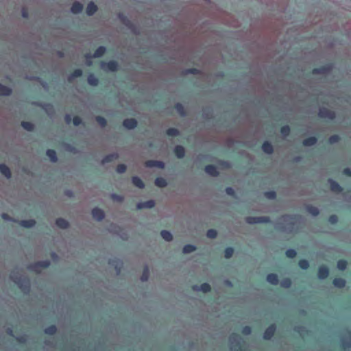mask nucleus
<instances>
[{"instance_id":"30","label":"nucleus","mask_w":351,"mask_h":351,"mask_svg":"<svg viewBox=\"0 0 351 351\" xmlns=\"http://www.w3.org/2000/svg\"><path fill=\"white\" fill-rule=\"evenodd\" d=\"M333 285L336 287L342 288L346 285V281L342 278H335L333 280Z\"/></svg>"},{"instance_id":"18","label":"nucleus","mask_w":351,"mask_h":351,"mask_svg":"<svg viewBox=\"0 0 351 351\" xmlns=\"http://www.w3.org/2000/svg\"><path fill=\"white\" fill-rule=\"evenodd\" d=\"M36 222L34 219L29 220H21L19 221V224L25 228H32L35 225Z\"/></svg>"},{"instance_id":"46","label":"nucleus","mask_w":351,"mask_h":351,"mask_svg":"<svg viewBox=\"0 0 351 351\" xmlns=\"http://www.w3.org/2000/svg\"><path fill=\"white\" fill-rule=\"evenodd\" d=\"M308 262L306 260H301L299 262V266L302 269H306L308 267Z\"/></svg>"},{"instance_id":"23","label":"nucleus","mask_w":351,"mask_h":351,"mask_svg":"<svg viewBox=\"0 0 351 351\" xmlns=\"http://www.w3.org/2000/svg\"><path fill=\"white\" fill-rule=\"evenodd\" d=\"M118 154L117 153H114V154H109V155H107L106 156L101 162L103 164H105V163H107V162H109L112 160H113L114 159H117L118 158Z\"/></svg>"},{"instance_id":"45","label":"nucleus","mask_w":351,"mask_h":351,"mask_svg":"<svg viewBox=\"0 0 351 351\" xmlns=\"http://www.w3.org/2000/svg\"><path fill=\"white\" fill-rule=\"evenodd\" d=\"M280 132L283 136H287L289 135V134L290 132V128L288 125H285V126L282 127Z\"/></svg>"},{"instance_id":"8","label":"nucleus","mask_w":351,"mask_h":351,"mask_svg":"<svg viewBox=\"0 0 351 351\" xmlns=\"http://www.w3.org/2000/svg\"><path fill=\"white\" fill-rule=\"evenodd\" d=\"M275 330H276V326L274 325H271L265 331V332L263 334V338L265 339H270L273 337V335L275 332Z\"/></svg>"},{"instance_id":"55","label":"nucleus","mask_w":351,"mask_h":351,"mask_svg":"<svg viewBox=\"0 0 351 351\" xmlns=\"http://www.w3.org/2000/svg\"><path fill=\"white\" fill-rule=\"evenodd\" d=\"M293 218L291 216L285 215V216H282L280 220L282 222H287L288 221L293 220Z\"/></svg>"},{"instance_id":"56","label":"nucleus","mask_w":351,"mask_h":351,"mask_svg":"<svg viewBox=\"0 0 351 351\" xmlns=\"http://www.w3.org/2000/svg\"><path fill=\"white\" fill-rule=\"evenodd\" d=\"M82 122V120L78 117H75L73 119V123L74 125L77 126L79 125Z\"/></svg>"},{"instance_id":"15","label":"nucleus","mask_w":351,"mask_h":351,"mask_svg":"<svg viewBox=\"0 0 351 351\" xmlns=\"http://www.w3.org/2000/svg\"><path fill=\"white\" fill-rule=\"evenodd\" d=\"M82 9L83 5L82 3L79 2H75L71 8V11L73 14H78L82 12Z\"/></svg>"},{"instance_id":"26","label":"nucleus","mask_w":351,"mask_h":351,"mask_svg":"<svg viewBox=\"0 0 351 351\" xmlns=\"http://www.w3.org/2000/svg\"><path fill=\"white\" fill-rule=\"evenodd\" d=\"M105 51H106V47H103V46H101V47L97 48V49L93 53V56L94 58H99V57H101V56H102L104 55Z\"/></svg>"},{"instance_id":"58","label":"nucleus","mask_w":351,"mask_h":351,"mask_svg":"<svg viewBox=\"0 0 351 351\" xmlns=\"http://www.w3.org/2000/svg\"><path fill=\"white\" fill-rule=\"evenodd\" d=\"M329 221L331 223H335L337 222V217L336 215H332L329 217Z\"/></svg>"},{"instance_id":"63","label":"nucleus","mask_w":351,"mask_h":351,"mask_svg":"<svg viewBox=\"0 0 351 351\" xmlns=\"http://www.w3.org/2000/svg\"><path fill=\"white\" fill-rule=\"evenodd\" d=\"M3 219L7 221H12V219L7 215V214H3L2 215Z\"/></svg>"},{"instance_id":"1","label":"nucleus","mask_w":351,"mask_h":351,"mask_svg":"<svg viewBox=\"0 0 351 351\" xmlns=\"http://www.w3.org/2000/svg\"><path fill=\"white\" fill-rule=\"evenodd\" d=\"M12 280L19 285L24 291H28L29 288V281L22 276H15L14 274L11 275Z\"/></svg>"},{"instance_id":"60","label":"nucleus","mask_w":351,"mask_h":351,"mask_svg":"<svg viewBox=\"0 0 351 351\" xmlns=\"http://www.w3.org/2000/svg\"><path fill=\"white\" fill-rule=\"evenodd\" d=\"M198 70L197 69H190L186 71V73L195 74L197 73Z\"/></svg>"},{"instance_id":"33","label":"nucleus","mask_w":351,"mask_h":351,"mask_svg":"<svg viewBox=\"0 0 351 351\" xmlns=\"http://www.w3.org/2000/svg\"><path fill=\"white\" fill-rule=\"evenodd\" d=\"M88 82L92 86H96L98 84V80L94 75L90 74L88 77Z\"/></svg>"},{"instance_id":"53","label":"nucleus","mask_w":351,"mask_h":351,"mask_svg":"<svg viewBox=\"0 0 351 351\" xmlns=\"http://www.w3.org/2000/svg\"><path fill=\"white\" fill-rule=\"evenodd\" d=\"M265 195L270 199H274L276 197V193L274 191H268L265 193Z\"/></svg>"},{"instance_id":"20","label":"nucleus","mask_w":351,"mask_h":351,"mask_svg":"<svg viewBox=\"0 0 351 351\" xmlns=\"http://www.w3.org/2000/svg\"><path fill=\"white\" fill-rule=\"evenodd\" d=\"M11 93L12 90L9 87L0 84V95L8 96L10 95Z\"/></svg>"},{"instance_id":"49","label":"nucleus","mask_w":351,"mask_h":351,"mask_svg":"<svg viewBox=\"0 0 351 351\" xmlns=\"http://www.w3.org/2000/svg\"><path fill=\"white\" fill-rule=\"evenodd\" d=\"M286 255L289 258H294L296 255V252L293 249H289L286 251Z\"/></svg>"},{"instance_id":"17","label":"nucleus","mask_w":351,"mask_h":351,"mask_svg":"<svg viewBox=\"0 0 351 351\" xmlns=\"http://www.w3.org/2000/svg\"><path fill=\"white\" fill-rule=\"evenodd\" d=\"M0 171L7 178H10L11 176L10 169L4 164L0 165Z\"/></svg>"},{"instance_id":"28","label":"nucleus","mask_w":351,"mask_h":351,"mask_svg":"<svg viewBox=\"0 0 351 351\" xmlns=\"http://www.w3.org/2000/svg\"><path fill=\"white\" fill-rule=\"evenodd\" d=\"M317 142V138L315 137H309L305 140H304L303 141V144L305 146H311V145H313L316 143Z\"/></svg>"},{"instance_id":"41","label":"nucleus","mask_w":351,"mask_h":351,"mask_svg":"<svg viewBox=\"0 0 351 351\" xmlns=\"http://www.w3.org/2000/svg\"><path fill=\"white\" fill-rule=\"evenodd\" d=\"M347 262L344 260H340L337 263V267L340 270H344L346 268Z\"/></svg>"},{"instance_id":"44","label":"nucleus","mask_w":351,"mask_h":351,"mask_svg":"<svg viewBox=\"0 0 351 351\" xmlns=\"http://www.w3.org/2000/svg\"><path fill=\"white\" fill-rule=\"evenodd\" d=\"M49 265H50V261L48 260H46V261H43L38 262L36 264V266H38V267H40L43 268H47L49 266Z\"/></svg>"},{"instance_id":"22","label":"nucleus","mask_w":351,"mask_h":351,"mask_svg":"<svg viewBox=\"0 0 351 351\" xmlns=\"http://www.w3.org/2000/svg\"><path fill=\"white\" fill-rule=\"evenodd\" d=\"M262 149L265 153L268 154L273 152V147L269 142H265L262 145Z\"/></svg>"},{"instance_id":"64","label":"nucleus","mask_w":351,"mask_h":351,"mask_svg":"<svg viewBox=\"0 0 351 351\" xmlns=\"http://www.w3.org/2000/svg\"><path fill=\"white\" fill-rule=\"evenodd\" d=\"M344 173L348 176H351V169L349 168H346L344 169Z\"/></svg>"},{"instance_id":"47","label":"nucleus","mask_w":351,"mask_h":351,"mask_svg":"<svg viewBox=\"0 0 351 351\" xmlns=\"http://www.w3.org/2000/svg\"><path fill=\"white\" fill-rule=\"evenodd\" d=\"M217 231L213 229L208 230L207 232V237L210 239H214L217 237Z\"/></svg>"},{"instance_id":"3","label":"nucleus","mask_w":351,"mask_h":351,"mask_svg":"<svg viewBox=\"0 0 351 351\" xmlns=\"http://www.w3.org/2000/svg\"><path fill=\"white\" fill-rule=\"evenodd\" d=\"M319 116L322 118L333 119L335 117V113L326 108H321L319 110Z\"/></svg>"},{"instance_id":"2","label":"nucleus","mask_w":351,"mask_h":351,"mask_svg":"<svg viewBox=\"0 0 351 351\" xmlns=\"http://www.w3.org/2000/svg\"><path fill=\"white\" fill-rule=\"evenodd\" d=\"M269 221V218L268 217H248L246 218V222L250 224L267 223Z\"/></svg>"},{"instance_id":"14","label":"nucleus","mask_w":351,"mask_h":351,"mask_svg":"<svg viewBox=\"0 0 351 351\" xmlns=\"http://www.w3.org/2000/svg\"><path fill=\"white\" fill-rule=\"evenodd\" d=\"M97 10V5L93 2H90L87 6L86 13L88 16H92L96 12Z\"/></svg>"},{"instance_id":"27","label":"nucleus","mask_w":351,"mask_h":351,"mask_svg":"<svg viewBox=\"0 0 351 351\" xmlns=\"http://www.w3.org/2000/svg\"><path fill=\"white\" fill-rule=\"evenodd\" d=\"M241 340V338L237 335L233 334L230 337V342L232 345L234 343L237 344V346L240 345Z\"/></svg>"},{"instance_id":"10","label":"nucleus","mask_w":351,"mask_h":351,"mask_svg":"<svg viewBox=\"0 0 351 351\" xmlns=\"http://www.w3.org/2000/svg\"><path fill=\"white\" fill-rule=\"evenodd\" d=\"M205 171L211 176H217L218 175V171L216 167L213 165H207L205 167Z\"/></svg>"},{"instance_id":"12","label":"nucleus","mask_w":351,"mask_h":351,"mask_svg":"<svg viewBox=\"0 0 351 351\" xmlns=\"http://www.w3.org/2000/svg\"><path fill=\"white\" fill-rule=\"evenodd\" d=\"M174 153L178 158H182L185 155V150L181 145H177L174 148Z\"/></svg>"},{"instance_id":"25","label":"nucleus","mask_w":351,"mask_h":351,"mask_svg":"<svg viewBox=\"0 0 351 351\" xmlns=\"http://www.w3.org/2000/svg\"><path fill=\"white\" fill-rule=\"evenodd\" d=\"M47 155L51 162H56L58 160L56 152L53 149H47Z\"/></svg>"},{"instance_id":"38","label":"nucleus","mask_w":351,"mask_h":351,"mask_svg":"<svg viewBox=\"0 0 351 351\" xmlns=\"http://www.w3.org/2000/svg\"><path fill=\"white\" fill-rule=\"evenodd\" d=\"M176 109L177 110V112L181 115V116H184L185 115V112H184V107L181 104H177L176 105Z\"/></svg>"},{"instance_id":"16","label":"nucleus","mask_w":351,"mask_h":351,"mask_svg":"<svg viewBox=\"0 0 351 351\" xmlns=\"http://www.w3.org/2000/svg\"><path fill=\"white\" fill-rule=\"evenodd\" d=\"M330 184V188H331V190L332 191H335V192H341L342 191V188L341 187V186L335 181L330 179L328 180Z\"/></svg>"},{"instance_id":"36","label":"nucleus","mask_w":351,"mask_h":351,"mask_svg":"<svg viewBox=\"0 0 351 351\" xmlns=\"http://www.w3.org/2000/svg\"><path fill=\"white\" fill-rule=\"evenodd\" d=\"M329 70H330L329 67H322V68H319V69H314L313 70V73H315V74L325 73Z\"/></svg>"},{"instance_id":"21","label":"nucleus","mask_w":351,"mask_h":351,"mask_svg":"<svg viewBox=\"0 0 351 351\" xmlns=\"http://www.w3.org/2000/svg\"><path fill=\"white\" fill-rule=\"evenodd\" d=\"M132 183L134 184V185H135L136 187H138L139 189L144 188L145 185H144L143 181L138 176L132 177Z\"/></svg>"},{"instance_id":"24","label":"nucleus","mask_w":351,"mask_h":351,"mask_svg":"<svg viewBox=\"0 0 351 351\" xmlns=\"http://www.w3.org/2000/svg\"><path fill=\"white\" fill-rule=\"evenodd\" d=\"M56 224L57 226L62 229L66 228L69 226L67 221L62 218L58 219L56 221Z\"/></svg>"},{"instance_id":"32","label":"nucleus","mask_w":351,"mask_h":351,"mask_svg":"<svg viewBox=\"0 0 351 351\" xmlns=\"http://www.w3.org/2000/svg\"><path fill=\"white\" fill-rule=\"evenodd\" d=\"M195 250V246L193 245L188 244L184 246L183 252L184 254H189Z\"/></svg>"},{"instance_id":"11","label":"nucleus","mask_w":351,"mask_h":351,"mask_svg":"<svg viewBox=\"0 0 351 351\" xmlns=\"http://www.w3.org/2000/svg\"><path fill=\"white\" fill-rule=\"evenodd\" d=\"M193 289L195 291H200L204 293L208 292L210 290V287L208 283H203L200 286L195 285Z\"/></svg>"},{"instance_id":"34","label":"nucleus","mask_w":351,"mask_h":351,"mask_svg":"<svg viewBox=\"0 0 351 351\" xmlns=\"http://www.w3.org/2000/svg\"><path fill=\"white\" fill-rule=\"evenodd\" d=\"M82 75V71L81 69H76L74 71V72L71 74L69 77V80H71L75 77H80Z\"/></svg>"},{"instance_id":"48","label":"nucleus","mask_w":351,"mask_h":351,"mask_svg":"<svg viewBox=\"0 0 351 351\" xmlns=\"http://www.w3.org/2000/svg\"><path fill=\"white\" fill-rule=\"evenodd\" d=\"M96 121H97V123L101 126V127H104L106 124V119L102 117H100V116H98L96 117Z\"/></svg>"},{"instance_id":"50","label":"nucleus","mask_w":351,"mask_h":351,"mask_svg":"<svg viewBox=\"0 0 351 351\" xmlns=\"http://www.w3.org/2000/svg\"><path fill=\"white\" fill-rule=\"evenodd\" d=\"M233 248L232 247H227L225 250V257L226 258H230L232 256V254H233Z\"/></svg>"},{"instance_id":"13","label":"nucleus","mask_w":351,"mask_h":351,"mask_svg":"<svg viewBox=\"0 0 351 351\" xmlns=\"http://www.w3.org/2000/svg\"><path fill=\"white\" fill-rule=\"evenodd\" d=\"M328 276V269L326 267L322 266L319 268L318 277L319 279H325Z\"/></svg>"},{"instance_id":"54","label":"nucleus","mask_w":351,"mask_h":351,"mask_svg":"<svg viewBox=\"0 0 351 351\" xmlns=\"http://www.w3.org/2000/svg\"><path fill=\"white\" fill-rule=\"evenodd\" d=\"M242 333L245 335H248L251 333V328L250 326H245L242 329Z\"/></svg>"},{"instance_id":"31","label":"nucleus","mask_w":351,"mask_h":351,"mask_svg":"<svg viewBox=\"0 0 351 351\" xmlns=\"http://www.w3.org/2000/svg\"><path fill=\"white\" fill-rule=\"evenodd\" d=\"M161 237L163 239H165L167 241H170L172 240V234L169 231L167 230H162L161 232Z\"/></svg>"},{"instance_id":"37","label":"nucleus","mask_w":351,"mask_h":351,"mask_svg":"<svg viewBox=\"0 0 351 351\" xmlns=\"http://www.w3.org/2000/svg\"><path fill=\"white\" fill-rule=\"evenodd\" d=\"M308 211L313 216H317L319 214V210L315 206H308Z\"/></svg>"},{"instance_id":"9","label":"nucleus","mask_w":351,"mask_h":351,"mask_svg":"<svg viewBox=\"0 0 351 351\" xmlns=\"http://www.w3.org/2000/svg\"><path fill=\"white\" fill-rule=\"evenodd\" d=\"M147 167H158L160 169L164 168L165 164L161 161L158 160H148L145 162Z\"/></svg>"},{"instance_id":"59","label":"nucleus","mask_w":351,"mask_h":351,"mask_svg":"<svg viewBox=\"0 0 351 351\" xmlns=\"http://www.w3.org/2000/svg\"><path fill=\"white\" fill-rule=\"evenodd\" d=\"M112 197L117 201H122L123 197L120 195L116 194H112Z\"/></svg>"},{"instance_id":"61","label":"nucleus","mask_w":351,"mask_h":351,"mask_svg":"<svg viewBox=\"0 0 351 351\" xmlns=\"http://www.w3.org/2000/svg\"><path fill=\"white\" fill-rule=\"evenodd\" d=\"M276 229H279V230H285V231L288 230L289 229V228L284 227V226H280L279 224H276Z\"/></svg>"},{"instance_id":"43","label":"nucleus","mask_w":351,"mask_h":351,"mask_svg":"<svg viewBox=\"0 0 351 351\" xmlns=\"http://www.w3.org/2000/svg\"><path fill=\"white\" fill-rule=\"evenodd\" d=\"M178 134H179L178 130L175 128H169L167 130V134L169 136H177V135H178Z\"/></svg>"},{"instance_id":"57","label":"nucleus","mask_w":351,"mask_h":351,"mask_svg":"<svg viewBox=\"0 0 351 351\" xmlns=\"http://www.w3.org/2000/svg\"><path fill=\"white\" fill-rule=\"evenodd\" d=\"M226 192L229 195H234V191L232 187H227L226 189Z\"/></svg>"},{"instance_id":"4","label":"nucleus","mask_w":351,"mask_h":351,"mask_svg":"<svg viewBox=\"0 0 351 351\" xmlns=\"http://www.w3.org/2000/svg\"><path fill=\"white\" fill-rule=\"evenodd\" d=\"M101 68L108 71H115L117 69L118 64L115 61H110L108 62H102Z\"/></svg>"},{"instance_id":"35","label":"nucleus","mask_w":351,"mask_h":351,"mask_svg":"<svg viewBox=\"0 0 351 351\" xmlns=\"http://www.w3.org/2000/svg\"><path fill=\"white\" fill-rule=\"evenodd\" d=\"M21 125L27 131H32L34 129V125L30 122L23 121Z\"/></svg>"},{"instance_id":"7","label":"nucleus","mask_w":351,"mask_h":351,"mask_svg":"<svg viewBox=\"0 0 351 351\" xmlns=\"http://www.w3.org/2000/svg\"><path fill=\"white\" fill-rule=\"evenodd\" d=\"M123 126L129 130L134 129L137 125V121L134 119H127L123 123Z\"/></svg>"},{"instance_id":"39","label":"nucleus","mask_w":351,"mask_h":351,"mask_svg":"<svg viewBox=\"0 0 351 351\" xmlns=\"http://www.w3.org/2000/svg\"><path fill=\"white\" fill-rule=\"evenodd\" d=\"M56 332V327L55 326H50L45 329V332L48 335H53Z\"/></svg>"},{"instance_id":"19","label":"nucleus","mask_w":351,"mask_h":351,"mask_svg":"<svg viewBox=\"0 0 351 351\" xmlns=\"http://www.w3.org/2000/svg\"><path fill=\"white\" fill-rule=\"evenodd\" d=\"M267 280L271 285H276L278 283V276L275 274H269L267 276Z\"/></svg>"},{"instance_id":"40","label":"nucleus","mask_w":351,"mask_h":351,"mask_svg":"<svg viewBox=\"0 0 351 351\" xmlns=\"http://www.w3.org/2000/svg\"><path fill=\"white\" fill-rule=\"evenodd\" d=\"M149 278V269H148V267H145L144 270H143V275L141 278V280L142 281H147Z\"/></svg>"},{"instance_id":"5","label":"nucleus","mask_w":351,"mask_h":351,"mask_svg":"<svg viewBox=\"0 0 351 351\" xmlns=\"http://www.w3.org/2000/svg\"><path fill=\"white\" fill-rule=\"evenodd\" d=\"M93 217L97 221H101L104 218V211L98 208H93L92 210Z\"/></svg>"},{"instance_id":"52","label":"nucleus","mask_w":351,"mask_h":351,"mask_svg":"<svg viewBox=\"0 0 351 351\" xmlns=\"http://www.w3.org/2000/svg\"><path fill=\"white\" fill-rule=\"evenodd\" d=\"M339 136H338V135H332V136H331L329 138L328 141H329V143H330V144H333V143H335L337 142V141H339Z\"/></svg>"},{"instance_id":"42","label":"nucleus","mask_w":351,"mask_h":351,"mask_svg":"<svg viewBox=\"0 0 351 351\" xmlns=\"http://www.w3.org/2000/svg\"><path fill=\"white\" fill-rule=\"evenodd\" d=\"M291 285V282L290 280V279L289 278H286L283 280L281 281L280 282V285L281 287H284V288H289Z\"/></svg>"},{"instance_id":"51","label":"nucleus","mask_w":351,"mask_h":351,"mask_svg":"<svg viewBox=\"0 0 351 351\" xmlns=\"http://www.w3.org/2000/svg\"><path fill=\"white\" fill-rule=\"evenodd\" d=\"M126 170V166L123 164L119 165L117 167V171L119 173H123Z\"/></svg>"},{"instance_id":"29","label":"nucleus","mask_w":351,"mask_h":351,"mask_svg":"<svg viewBox=\"0 0 351 351\" xmlns=\"http://www.w3.org/2000/svg\"><path fill=\"white\" fill-rule=\"evenodd\" d=\"M155 184L157 186L165 187L167 185L166 180L163 178H157L155 180Z\"/></svg>"},{"instance_id":"6","label":"nucleus","mask_w":351,"mask_h":351,"mask_svg":"<svg viewBox=\"0 0 351 351\" xmlns=\"http://www.w3.org/2000/svg\"><path fill=\"white\" fill-rule=\"evenodd\" d=\"M155 202L154 200H148L143 202H139L136 205L137 209L152 208L154 206Z\"/></svg>"},{"instance_id":"62","label":"nucleus","mask_w":351,"mask_h":351,"mask_svg":"<svg viewBox=\"0 0 351 351\" xmlns=\"http://www.w3.org/2000/svg\"><path fill=\"white\" fill-rule=\"evenodd\" d=\"M71 121V117L69 114H66L65 116V121L66 123L69 124Z\"/></svg>"}]
</instances>
